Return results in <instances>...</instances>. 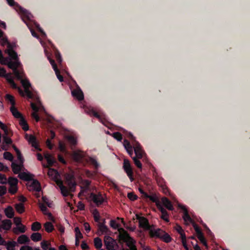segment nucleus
<instances>
[{
	"instance_id": "f257e3e1",
	"label": "nucleus",
	"mask_w": 250,
	"mask_h": 250,
	"mask_svg": "<svg viewBox=\"0 0 250 250\" xmlns=\"http://www.w3.org/2000/svg\"><path fill=\"white\" fill-rule=\"evenodd\" d=\"M17 72L18 75H17L16 73H14V74L15 77L18 80L21 81V83L24 88V90H22V89L19 86H18V88L14 89L18 90L19 94L21 96H26L28 99H31L34 101L36 102L37 104H39V105L37 106L35 103L33 102H31L30 104L31 107L33 110V112L31 114L32 117L36 120V122H39L40 118L38 114V112L40 110L44 111L45 109L42 104L39 97L38 96L35 95L30 90L29 88L31 87V84L27 79H24L25 77V73L23 72V68L17 71Z\"/></svg>"
},
{
	"instance_id": "f03ea898",
	"label": "nucleus",
	"mask_w": 250,
	"mask_h": 250,
	"mask_svg": "<svg viewBox=\"0 0 250 250\" xmlns=\"http://www.w3.org/2000/svg\"><path fill=\"white\" fill-rule=\"evenodd\" d=\"M70 156L74 162L83 166L87 164H90L93 166L96 170L98 169L100 167V165L96 159L88 156L85 152L80 150L73 151Z\"/></svg>"
},
{
	"instance_id": "7ed1b4c3",
	"label": "nucleus",
	"mask_w": 250,
	"mask_h": 250,
	"mask_svg": "<svg viewBox=\"0 0 250 250\" xmlns=\"http://www.w3.org/2000/svg\"><path fill=\"white\" fill-rule=\"evenodd\" d=\"M56 183L60 188L61 193L64 197L68 196L70 192H74L77 186L74 176L68 173L65 175L64 184L67 187L63 185V182L61 180H58Z\"/></svg>"
},
{
	"instance_id": "20e7f679",
	"label": "nucleus",
	"mask_w": 250,
	"mask_h": 250,
	"mask_svg": "<svg viewBox=\"0 0 250 250\" xmlns=\"http://www.w3.org/2000/svg\"><path fill=\"white\" fill-rule=\"evenodd\" d=\"M7 53L9 55V57L4 59L2 64L6 65L8 68L13 70V73H16L18 75L17 71L22 68L18 54L12 48L8 49Z\"/></svg>"
},
{
	"instance_id": "39448f33",
	"label": "nucleus",
	"mask_w": 250,
	"mask_h": 250,
	"mask_svg": "<svg viewBox=\"0 0 250 250\" xmlns=\"http://www.w3.org/2000/svg\"><path fill=\"white\" fill-rule=\"evenodd\" d=\"M133 148L135 154V156L132 157L134 163L138 168H141L142 165L139 159H142L145 153L142 150L140 144L136 141H134L133 144Z\"/></svg>"
},
{
	"instance_id": "423d86ee",
	"label": "nucleus",
	"mask_w": 250,
	"mask_h": 250,
	"mask_svg": "<svg viewBox=\"0 0 250 250\" xmlns=\"http://www.w3.org/2000/svg\"><path fill=\"white\" fill-rule=\"evenodd\" d=\"M8 4L11 6H15V8L17 11L19 12L27 20H30L32 16L31 14L26 9L21 7L17 3L15 2L14 0H6Z\"/></svg>"
},
{
	"instance_id": "0eeeda50",
	"label": "nucleus",
	"mask_w": 250,
	"mask_h": 250,
	"mask_svg": "<svg viewBox=\"0 0 250 250\" xmlns=\"http://www.w3.org/2000/svg\"><path fill=\"white\" fill-rule=\"evenodd\" d=\"M0 77L4 78L12 88H18V85L15 83L11 73H6V70L3 67H0Z\"/></svg>"
},
{
	"instance_id": "6e6552de",
	"label": "nucleus",
	"mask_w": 250,
	"mask_h": 250,
	"mask_svg": "<svg viewBox=\"0 0 250 250\" xmlns=\"http://www.w3.org/2000/svg\"><path fill=\"white\" fill-rule=\"evenodd\" d=\"M104 243L107 250H115V248L118 247L116 240L109 236H104Z\"/></svg>"
},
{
	"instance_id": "1a4fd4ad",
	"label": "nucleus",
	"mask_w": 250,
	"mask_h": 250,
	"mask_svg": "<svg viewBox=\"0 0 250 250\" xmlns=\"http://www.w3.org/2000/svg\"><path fill=\"white\" fill-rule=\"evenodd\" d=\"M123 168L131 182H132L134 180L133 170L130 163L127 159H125L124 160Z\"/></svg>"
},
{
	"instance_id": "9d476101",
	"label": "nucleus",
	"mask_w": 250,
	"mask_h": 250,
	"mask_svg": "<svg viewBox=\"0 0 250 250\" xmlns=\"http://www.w3.org/2000/svg\"><path fill=\"white\" fill-rule=\"evenodd\" d=\"M89 197L97 207H99L105 201V199L101 193L96 194L92 192L90 193Z\"/></svg>"
},
{
	"instance_id": "9b49d317",
	"label": "nucleus",
	"mask_w": 250,
	"mask_h": 250,
	"mask_svg": "<svg viewBox=\"0 0 250 250\" xmlns=\"http://www.w3.org/2000/svg\"><path fill=\"white\" fill-rule=\"evenodd\" d=\"M31 183L27 185V188L30 191H35L39 192L41 189L40 182L36 179H32Z\"/></svg>"
},
{
	"instance_id": "f8f14e48",
	"label": "nucleus",
	"mask_w": 250,
	"mask_h": 250,
	"mask_svg": "<svg viewBox=\"0 0 250 250\" xmlns=\"http://www.w3.org/2000/svg\"><path fill=\"white\" fill-rule=\"evenodd\" d=\"M72 96L79 101H82L84 99V95L83 91L79 87L73 90L71 92Z\"/></svg>"
},
{
	"instance_id": "ddd939ff",
	"label": "nucleus",
	"mask_w": 250,
	"mask_h": 250,
	"mask_svg": "<svg viewBox=\"0 0 250 250\" xmlns=\"http://www.w3.org/2000/svg\"><path fill=\"white\" fill-rule=\"evenodd\" d=\"M118 231L119 232V238L124 242L126 241V240L130 237L128 232L123 228L118 229Z\"/></svg>"
},
{
	"instance_id": "4468645a",
	"label": "nucleus",
	"mask_w": 250,
	"mask_h": 250,
	"mask_svg": "<svg viewBox=\"0 0 250 250\" xmlns=\"http://www.w3.org/2000/svg\"><path fill=\"white\" fill-rule=\"evenodd\" d=\"M44 158L46 160L48 166L51 167L57 163L56 159L49 153L46 152L44 154Z\"/></svg>"
},
{
	"instance_id": "2eb2a0df",
	"label": "nucleus",
	"mask_w": 250,
	"mask_h": 250,
	"mask_svg": "<svg viewBox=\"0 0 250 250\" xmlns=\"http://www.w3.org/2000/svg\"><path fill=\"white\" fill-rule=\"evenodd\" d=\"M25 139L28 140L29 143L31 144L32 146L35 147L36 149L41 150V149L39 148L36 137L32 135L28 134L25 135Z\"/></svg>"
},
{
	"instance_id": "dca6fc26",
	"label": "nucleus",
	"mask_w": 250,
	"mask_h": 250,
	"mask_svg": "<svg viewBox=\"0 0 250 250\" xmlns=\"http://www.w3.org/2000/svg\"><path fill=\"white\" fill-rule=\"evenodd\" d=\"M179 207L183 210L184 214H183V219L186 222H189L190 223H192L194 221L192 220L190 215L188 214V209L187 208L184 206H179Z\"/></svg>"
},
{
	"instance_id": "f3484780",
	"label": "nucleus",
	"mask_w": 250,
	"mask_h": 250,
	"mask_svg": "<svg viewBox=\"0 0 250 250\" xmlns=\"http://www.w3.org/2000/svg\"><path fill=\"white\" fill-rule=\"evenodd\" d=\"M139 227L143 228L146 230L150 229L151 227L149 224L148 220L146 217L141 218V220L139 222Z\"/></svg>"
},
{
	"instance_id": "a211bd4d",
	"label": "nucleus",
	"mask_w": 250,
	"mask_h": 250,
	"mask_svg": "<svg viewBox=\"0 0 250 250\" xmlns=\"http://www.w3.org/2000/svg\"><path fill=\"white\" fill-rule=\"evenodd\" d=\"M1 223V224H0V229H2L5 230H9L11 228L12 223L10 220L5 219L2 220Z\"/></svg>"
},
{
	"instance_id": "6ab92c4d",
	"label": "nucleus",
	"mask_w": 250,
	"mask_h": 250,
	"mask_svg": "<svg viewBox=\"0 0 250 250\" xmlns=\"http://www.w3.org/2000/svg\"><path fill=\"white\" fill-rule=\"evenodd\" d=\"M84 112L90 116H93L96 118L101 119L100 115L98 112H96L91 107L85 106L84 107Z\"/></svg>"
},
{
	"instance_id": "aec40b11",
	"label": "nucleus",
	"mask_w": 250,
	"mask_h": 250,
	"mask_svg": "<svg viewBox=\"0 0 250 250\" xmlns=\"http://www.w3.org/2000/svg\"><path fill=\"white\" fill-rule=\"evenodd\" d=\"M161 202L163 205L168 210H173L174 208L171 201L167 197H163L161 199Z\"/></svg>"
},
{
	"instance_id": "412c9836",
	"label": "nucleus",
	"mask_w": 250,
	"mask_h": 250,
	"mask_svg": "<svg viewBox=\"0 0 250 250\" xmlns=\"http://www.w3.org/2000/svg\"><path fill=\"white\" fill-rule=\"evenodd\" d=\"M151 237L161 238L163 231L161 229H152L151 228L148 230Z\"/></svg>"
},
{
	"instance_id": "4be33fe9",
	"label": "nucleus",
	"mask_w": 250,
	"mask_h": 250,
	"mask_svg": "<svg viewBox=\"0 0 250 250\" xmlns=\"http://www.w3.org/2000/svg\"><path fill=\"white\" fill-rule=\"evenodd\" d=\"M19 177L26 181H31L33 179V175L26 172L21 173L19 174Z\"/></svg>"
},
{
	"instance_id": "5701e85b",
	"label": "nucleus",
	"mask_w": 250,
	"mask_h": 250,
	"mask_svg": "<svg viewBox=\"0 0 250 250\" xmlns=\"http://www.w3.org/2000/svg\"><path fill=\"white\" fill-rule=\"evenodd\" d=\"M124 146L126 151H127L128 154L132 157V155L133 154V149L132 146L130 145L129 142L125 139L124 142Z\"/></svg>"
},
{
	"instance_id": "b1692460",
	"label": "nucleus",
	"mask_w": 250,
	"mask_h": 250,
	"mask_svg": "<svg viewBox=\"0 0 250 250\" xmlns=\"http://www.w3.org/2000/svg\"><path fill=\"white\" fill-rule=\"evenodd\" d=\"M105 220H104V223H99L98 224V228L99 231L102 234L108 233L110 232L108 227L105 225Z\"/></svg>"
},
{
	"instance_id": "393cba45",
	"label": "nucleus",
	"mask_w": 250,
	"mask_h": 250,
	"mask_svg": "<svg viewBox=\"0 0 250 250\" xmlns=\"http://www.w3.org/2000/svg\"><path fill=\"white\" fill-rule=\"evenodd\" d=\"M10 110L13 115L15 118L20 119V120L21 118L23 117L22 114L18 110L15 106H11Z\"/></svg>"
},
{
	"instance_id": "a878e982",
	"label": "nucleus",
	"mask_w": 250,
	"mask_h": 250,
	"mask_svg": "<svg viewBox=\"0 0 250 250\" xmlns=\"http://www.w3.org/2000/svg\"><path fill=\"white\" fill-rule=\"evenodd\" d=\"M10 110L13 115L15 118L20 119V120L21 118L23 117L22 114L18 110L15 106H11Z\"/></svg>"
},
{
	"instance_id": "bb28decb",
	"label": "nucleus",
	"mask_w": 250,
	"mask_h": 250,
	"mask_svg": "<svg viewBox=\"0 0 250 250\" xmlns=\"http://www.w3.org/2000/svg\"><path fill=\"white\" fill-rule=\"evenodd\" d=\"M4 213L5 215L8 218H12L14 215V211L13 208L11 206H8L7 208H5Z\"/></svg>"
},
{
	"instance_id": "cd10ccee",
	"label": "nucleus",
	"mask_w": 250,
	"mask_h": 250,
	"mask_svg": "<svg viewBox=\"0 0 250 250\" xmlns=\"http://www.w3.org/2000/svg\"><path fill=\"white\" fill-rule=\"evenodd\" d=\"M68 143L71 145V149H73L77 143V139L73 136L69 135L66 137Z\"/></svg>"
},
{
	"instance_id": "c85d7f7f",
	"label": "nucleus",
	"mask_w": 250,
	"mask_h": 250,
	"mask_svg": "<svg viewBox=\"0 0 250 250\" xmlns=\"http://www.w3.org/2000/svg\"><path fill=\"white\" fill-rule=\"evenodd\" d=\"M82 186H81V189H83L87 191L89 189V186L91 184V181L88 180H82L81 181Z\"/></svg>"
},
{
	"instance_id": "c756f323",
	"label": "nucleus",
	"mask_w": 250,
	"mask_h": 250,
	"mask_svg": "<svg viewBox=\"0 0 250 250\" xmlns=\"http://www.w3.org/2000/svg\"><path fill=\"white\" fill-rule=\"evenodd\" d=\"M30 240L29 238L24 234H22L20 236L17 240V242L18 243L20 244H23L29 242Z\"/></svg>"
},
{
	"instance_id": "7c9ffc66",
	"label": "nucleus",
	"mask_w": 250,
	"mask_h": 250,
	"mask_svg": "<svg viewBox=\"0 0 250 250\" xmlns=\"http://www.w3.org/2000/svg\"><path fill=\"white\" fill-rule=\"evenodd\" d=\"M30 238L34 242H38L42 240V236L39 232H34L31 234Z\"/></svg>"
},
{
	"instance_id": "2f4dec72",
	"label": "nucleus",
	"mask_w": 250,
	"mask_h": 250,
	"mask_svg": "<svg viewBox=\"0 0 250 250\" xmlns=\"http://www.w3.org/2000/svg\"><path fill=\"white\" fill-rule=\"evenodd\" d=\"M39 207L44 214L47 215L49 217L52 216V214L48 212L47 207L44 204L40 203Z\"/></svg>"
},
{
	"instance_id": "473e14b6",
	"label": "nucleus",
	"mask_w": 250,
	"mask_h": 250,
	"mask_svg": "<svg viewBox=\"0 0 250 250\" xmlns=\"http://www.w3.org/2000/svg\"><path fill=\"white\" fill-rule=\"evenodd\" d=\"M19 124L22 126V128L24 131H26L29 129L28 124L23 117L21 118L20 120Z\"/></svg>"
},
{
	"instance_id": "72a5a7b5",
	"label": "nucleus",
	"mask_w": 250,
	"mask_h": 250,
	"mask_svg": "<svg viewBox=\"0 0 250 250\" xmlns=\"http://www.w3.org/2000/svg\"><path fill=\"white\" fill-rule=\"evenodd\" d=\"M21 166H22L21 164L20 165L13 163L11 165V167L13 172L16 174L19 173L21 170Z\"/></svg>"
},
{
	"instance_id": "f704fd0d",
	"label": "nucleus",
	"mask_w": 250,
	"mask_h": 250,
	"mask_svg": "<svg viewBox=\"0 0 250 250\" xmlns=\"http://www.w3.org/2000/svg\"><path fill=\"white\" fill-rule=\"evenodd\" d=\"M17 243L15 241H6V244L4 246H6L7 250H15V247Z\"/></svg>"
},
{
	"instance_id": "c9c22d12",
	"label": "nucleus",
	"mask_w": 250,
	"mask_h": 250,
	"mask_svg": "<svg viewBox=\"0 0 250 250\" xmlns=\"http://www.w3.org/2000/svg\"><path fill=\"white\" fill-rule=\"evenodd\" d=\"M124 242L126 243L127 246L129 248V250H131L132 247H136L135 246L136 242L131 237H129L126 241Z\"/></svg>"
},
{
	"instance_id": "e433bc0d",
	"label": "nucleus",
	"mask_w": 250,
	"mask_h": 250,
	"mask_svg": "<svg viewBox=\"0 0 250 250\" xmlns=\"http://www.w3.org/2000/svg\"><path fill=\"white\" fill-rule=\"evenodd\" d=\"M25 226L22 224L20 226H17V227L13 229V232L16 234L18 233L17 232L18 231L21 233H24L25 232Z\"/></svg>"
},
{
	"instance_id": "4c0bfd02",
	"label": "nucleus",
	"mask_w": 250,
	"mask_h": 250,
	"mask_svg": "<svg viewBox=\"0 0 250 250\" xmlns=\"http://www.w3.org/2000/svg\"><path fill=\"white\" fill-rule=\"evenodd\" d=\"M41 224L39 222H35L31 225V230L34 231H37L41 229Z\"/></svg>"
},
{
	"instance_id": "58836bf2",
	"label": "nucleus",
	"mask_w": 250,
	"mask_h": 250,
	"mask_svg": "<svg viewBox=\"0 0 250 250\" xmlns=\"http://www.w3.org/2000/svg\"><path fill=\"white\" fill-rule=\"evenodd\" d=\"M44 227L45 228V230L47 232H51L54 229V226L50 222H47L44 224Z\"/></svg>"
},
{
	"instance_id": "ea45409f",
	"label": "nucleus",
	"mask_w": 250,
	"mask_h": 250,
	"mask_svg": "<svg viewBox=\"0 0 250 250\" xmlns=\"http://www.w3.org/2000/svg\"><path fill=\"white\" fill-rule=\"evenodd\" d=\"M15 208L19 213H23L25 210L24 205L22 203L17 204L15 206Z\"/></svg>"
},
{
	"instance_id": "a19ab883",
	"label": "nucleus",
	"mask_w": 250,
	"mask_h": 250,
	"mask_svg": "<svg viewBox=\"0 0 250 250\" xmlns=\"http://www.w3.org/2000/svg\"><path fill=\"white\" fill-rule=\"evenodd\" d=\"M94 246L97 249H101L102 246V242L101 238L96 237L94 240Z\"/></svg>"
},
{
	"instance_id": "79ce46f5",
	"label": "nucleus",
	"mask_w": 250,
	"mask_h": 250,
	"mask_svg": "<svg viewBox=\"0 0 250 250\" xmlns=\"http://www.w3.org/2000/svg\"><path fill=\"white\" fill-rule=\"evenodd\" d=\"M180 234L181 239V242L182 243L183 246L184 247V248L188 249L186 241V236L184 231H183L182 232L180 233Z\"/></svg>"
},
{
	"instance_id": "37998d69",
	"label": "nucleus",
	"mask_w": 250,
	"mask_h": 250,
	"mask_svg": "<svg viewBox=\"0 0 250 250\" xmlns=\"http://www.w3.org/2000/svg\"><path fill=\"white\" fill-rule=\"evenodd\" d=\"M5 98H6V100H7L8 102H9L10 103L12 106H15V98H14V96H13L12 95H11L10 94H7L5 96Z\"/></svg>"
},
{
	"instance_id": "c03bdc74",
	"label": "nucleus",
	"mask_w": 250,
	"mask_h": 250,
	"mask_svg": "<svg viewBox=\"0 0 250 250\" xmlns=\"http://www.w3.org/2000/svg\"><path fill=\"white\" fill-rule=\"evenodd\" d=\"M197 237L198 239L200 241V242L206 247H208L207 243L206 240L204 237V234L203 233H201L198 235H197Z\"/></svg>"
},
{
	"instance_id": "a18cd8bd",
	"label": "nucleus",
	"mask_w": 250,
	"mask_h": 250,
	"mask_svg": "<svg viewBox=\"0 0 250 250\" xmlns=\"http://www.w3.org/2000/svg\"><path fill=\"white\" fill-rule=\"evenodd\" d=\"M18 180L14 177H10L8 180V183L10 186H17Z\"/></svg>"
},
{
	"instance_id": "49530a36",
	"label": "nucleus",
	"mask_w": 250,
	"mask_h": 250,
	"mask_svg": "<svg viewBox=\"0 0 250 250\" xmlns=\"http://www.w3.org/2000/svg\"><path fill=\"white\" fill-rule=\"evenodd\" d=\"M50 243L45 240H43L41 243V247L43 250H47Z\"/></svg>"
},
{
	"instance_id": "de8ad7c7",
	"label": "nucleus",
	"mask_w": 250,
	"mask_h": 250,
	"mask_svg": "<svg viewBox=\"0 0 250 250\" xmlns=\"http://www.w3.org/2000/svg\"><path fill=\"white\" fill-rule=\"evenodd\" d=\"M3 157L4 159L12 161L13 159L12 154L9 152H5L3 153Z\"/></svg>"
},
{
	"instance_id": "09e8293b",
	"label": "nucleus",
	"mask_w": 250,
	"mask_h": 250,
	"mask_svg": "<svg viewBox=\"0 0 250 250\" xmlns=\"http://www.w3.org/2000/svg\"><path fill=\"white\" fill-rule=\"evenodd\" d=\"M93 214L94 215V219L95 221L99 223L100 216L98 210L95 209L94 210Z\"/></svg>"
},
{
	"instance_id": "8fccbe9b",
	"label": "nucleus",
	"mask_w": 250,
	"mask_h": 250,
	"mask_svg": "<svg viewBox=\"0 0 250 250\" xmlns=\"http://www.w3.org/2000/svg\"><path fill=\"white\" fill-rule=\"evenodd\" d=\"M110 226L111 228L114 229H119L120 224L116 223V221L114 220H111L110 221Z\"/></svg>"
},
{
	"instance_id": "3c124183",
	"label": "nucleus",
	"mask_w": 250,
	"mask_h": 250,
	"mask_svg": "<svg viewBox=\"0 0 250 250\" xmlns=\"http://www.w3.org/2000/svg\"><path fill=\"white\" fill-rule=\"evenodd\" d=\"M113 137L118 141H121L123 139L122 135L119 132H116L113 133Z\"/></svg>"
},
{
	"instance_id": "603ef678",
	"label": "nucleus",
	"mask_w": 250,
	"mask_h": 250,
	"mask_svg": "<svg viewBox=\"0 0 250 250\" xmlns=\"http://www.w3.org/2000/svg\"><path fill=\"white\" fill-rule=\"evenodd\" d=\"M192 224L193 227L194 228V229L197 233V235L201 233H203L201 230V229L199 227V226L195 222H193L192 223Z\"/></svg>"
},
{
	"instance_id": "864d4df0",
	"label": "nucleus",
	"mask_w": 250,
	"mask_h": 250,
	"mask_svg": "<svg viewBox=\"0 0 250 250\" xmlns=\"http://www.w3.org/2000/svg\"><path fill=\"white\" fill-rule=\"evenodd\" d=\"M0 127L3 130L5 135H8V131L7 126L3 124L1 121H0Z\"/></svg>"
},
{
	"instance_id": "5fc2aeb1",
	"label": "nucleus",
	"mask_w": 250,
	"mask_h": 250,
	"mask_svg": "<svg viewBox=\"0 0 250 250\" xmlns=\"http://www.w3.org/2000/svg\"><path fill=\"white\" fill-rule=\"evenodd\" d=\"M156 206L158 209L161 211V214H166L167 211L165 208H164L159 202L156 203Z\"/></svg>"
},
{
	"instance_id": "6e6d98bb",
	"label": "nucleus",
	"mask_w": 250,
	"mask_h": 250,
	"mask_svg": "<svg viewBox=\"0 0 250 250\" xmlns=\"http://www.w3.org/2000/svg\"><path fill=\"white\" fill-rule=\"evenodd\" d=\"M164 241L166 243L170 242L171 240V238L170 236L167 234L165 233L163 236L162 235V237Z\"/></svg>"
},
{
	"instance_id": "4d7b16f0",
	"label": "nucleus",
	"mask_w": 250,
	"mask_h": 250,
	"mask_svg": "<svg viewBox=\"0 0 250 250\" xmlns=\"http://www.w3.org/2000/svg\"><path fill=\"white\" fill-rule=\"evenodd\" d=\"M75 236L76 238H82L83 234L81 232V231L78 227L75 228Z\"/></svg>"
},
{
	"instance_id": "13d9d810",
	"label": "nucleus",
	"mask_w": 250,
	"mask_h": 250,
	"mask_svg": "<svg viewBox=\"0 0 250 250\" xmlns=\"http://www.w3.org/2000/svg\"><path fill=\"white\" fill-rule=\"evenodd\" d=\"M127 197L131 201H135L138 198L137 196L133 192L128 193Z\"/></svg>"
},
{
	"instance_id": "bf43d9fd",
	"label": "nucleus",
	"mask_w": 250,
	"mask_h": 250,
	"mask_svg": "<svg viewBox=\"0 0 250 250\" xmlns=\"http://www.w3.org/2000/svg\"><path fill=\"white\" fill-rule=\"evenodd\" d=\"M3 32L0 29V39H1L3 45L8 42L7 38L3 37Z\"/></svg>"
},
{
	"instance_id": "052dcab7",
	"label": "nucleus",
	"mask_w": 250,
	"mask_h": 250,
	"mask_svg": "<svg viewBox=\"0 0 250 250\" xmlns=\"http://www.w3.org/2000/svg\"><path fill=\"white\" fill-rule=\"evenodd\" d=\"M8 190L11 194H14L17 191V187L15 186H10Z\"/></svg>"
},
{
	"instance_id": "680f3d73",
	"label": "nucleus",
	"mask_w": 250,
	"mask_h": 250,
	"mask_svg": "<svg viewBox=\"0 0 250 250\" xmlns=\"http://www.w3.org/2000/svg\"><path fill=\"white\" fill-rule=\"evenodd\" d=\"M56 73V75L58 78V79L59 80V81L61 82H62L63 81V77L60 74V72L59 70L58 69L57 70H54Z\"/></svg>"
},
{
	"instance_id": "e2e57ef3",
	"label": "nucleus",
	"mask_w": 250,
	"mask_h": 250,
	"mask_svg": "<svg viewBox=\"0 0 250 250\" xmlns=\"http://www.w3.org/2000/svg\"><path fill=\"white\" fill-rule=\"evenodd\" d=\"M7 136V135H5V136L3 137L4 142L7 145L12 144V140Z\"/></svg>"
},
{
	"instance_id": "0e129e2a",
	"label": "nucleus",
	"mask_w": 250,
	"mask_h": 250,
	"mask_svg": "<svg viewBox=\"0 0 250 250\" xmlns=\"http://www.w3.org/2000/svg\"><path fill=\"white\" fill-rule=\"evenodd\" d=\"M59 148L61 151L64 152L66 151V147L65 145L61 142H59Z\"/></svg>"
},
{
	"instance_id": "69168bd1",
	"label": "nucleus",
	"mask_w": 250,
	"mask_h": 250,
	"mask_svg": "<svg viewBox=\"0 0 250 250\" xmlns=\"http://www.w3.org/2000/svg\"><path fill=\"white\" fill-rule=\"evenodd\" d=\"M6 193V188L4 186H0V196H2Z\"/></svg>"
},
{
	"instance_id": "338daca9",
	"label": "nucleus",
	"mask_w": 250,
	"mask_h": 250,
	"mask_svg": "<svg viewBox=\"0 0 250 250\" xmlns=\"http://www.w3.org/2000/svg\"><path fill=\"white\" fill-rule=\"evenodd\" d=\"M161 218L165 221L166 222H169V220L168 219V214L167 212H166V214H161Z\"/></svg>"
},
{
	"instance_id": "774afa93",
	"label": "nucleus",
	"mask_w": 250,
	"mask_h": 250,
	"mask_svg": "<svg viewBox=\"0 0 250 250\" xmlns=\"http://www.w3.org/2000/svg\"><path fill=\"white\" fill-rule=\"evenodd\" d=\"M6 178L5 175L0 173V183L1 184H5L6 183Z\"/></svg>"
}]
</instances>
